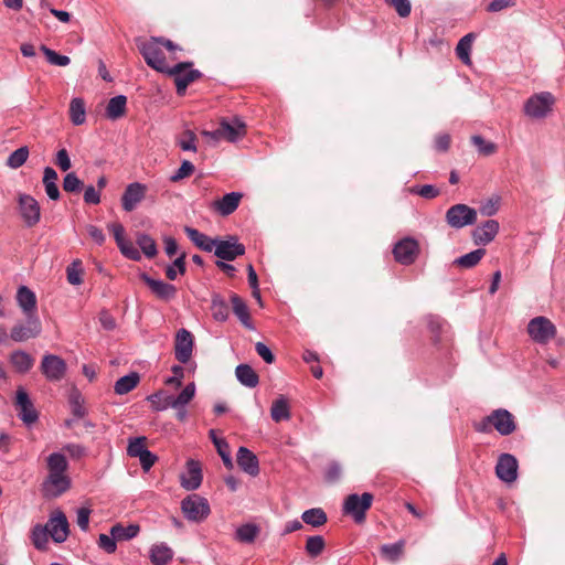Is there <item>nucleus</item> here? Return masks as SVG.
<instances>
[{
  "mask_svg": "<svg viewBox=\"0 0 565 565\" xmlns=\"http://www.w3.org/2000/svg\"><path fill=\"white\" fill-rule=\"evenodd\" d=\"M47 476L41 484L44 498H57L71 488V478L67 475L68 462L60 452H53L46 458Z\"/></svg>",
  "mask_w": 565,
  "mask_h": 565,
  "instance_id": "f257e3e1",
  "label": "nucleus"
},
{
  "mask_svg": "<svg viewBox=\"0 0 565 565\" xmlns=\"http://www.w3.org/2000/svg\"><path fill=\"white\" fill-rule=\"evenodd\" d=\"M136 42L139 52L141 53L148 66L163 74H167V72H169L170 66L166 61V55L163 50L161 49V45L159 44V39H137Z\"/></svg>",
  "mask_w": 565,
  "mask_h": 565,
  "instance_id": "f03ea898",
  "label": "nucleus"
},
{
  "mask_svg": "<svg viewBox=\"0 0 565 565\" xmlns=\"http://www.w3.org/2000/svg\"><path fill=\"white\" fill-rule=\"evenodd\" d=\"M181 510L189 521L196 523L204 521L211 512L207 500L195 493L181 501Z\"/></svg>",
  "mask_w": 565,
  "mask_h": 565,
  "instance_id": "7ed1b4c3",
  "label": "nucleus"
},
{
  "mask_svg": "<svg viewBox=\"0 0 565 565\" xmlns=\"http://www.w3.org/2000/svg\"><path fill=\"white\" fill-rule=\"evenodd\" d=\"M191 62H181L170 67L168 75L174 76L177 94L182 96L185 94L188 86L202 77L199 70H193Z\"/></svg>",
  "mask_w": 565,
  "mask_h": 565,
  "instance_id": "20e7f679",
  "label": "nucleus"
},
{
  "mask_svg": "<svg viewBox=\"0 0 565 565\" xmlns=\"http://www.w3.org/2000/svg\"><path fill=\"white\" fill-rule=\"evenodd\" d=\"M373 502V494L364 492L361 495L353 493L345 498L343 511L345 514L351 515L356 523H362L365 520V513L371 508Z\"/></svg>",
  "mask_w": 565,
  "mask_h": 565,
  "instance_id": "39448f33",
  "label": "nucleus"
},
{
  "mask_svg": "<svg viewBox=\"0 0 565 565\" xmlns=\"http://www.w3.org/2000/svg\"><path fill=\"white\" fill-rule=\"evenodd\" d=\"M477 221V211L466 204H455L446 212V222L454 228H462L475 224Z\"/></svg>",
  "mask_w": 565,
  "mask_h": 565,
  "instance_id": "423d86ee",
  "label": "nucleus"
},
{
  "mask_svg": "<svg viewBox=\"0 0 565 565\" xmlns=\"http://www.w3.org/2000/svg\"><path fill=\"white\" fill-rule=\"evenodd\" d=\"M555 99L548 92L535 94L524 104V113L531 118H543L551 110Z\"/></svg>",
  "mask_w": 565,
  "mask_h": 565,
  "instance_id": "0eeeda50",
  "label": "nucleus"
},
{
  "mask_svg": "<svg viewBox=\"0 0 565 565\" xmlns=\"http://www.w3.org/2000/svg\"><path fill=\"white\" fill-rule=\"evenodd\" d=\"M527 333L537 343H547L556 334V328L550 319L540 316L530 320Z\"/></svg>",
  "mask_w": 565,
  "mask_h": 565,
  "instance_id": "6e6552de",
  "label": "nucleus"
},
{
  "mask_svg": "<svg viewBox=\"0 0 565 565\" xmlns=\"http://www.w3.org/2000/svg\"><path fill=\"white\" fill-rule=\"evenodd\" d=\"M19 211L26 226L32 227L40 221L41 210L38 201L29 194H19Z\"/></svg>",
  "mask_w": 565,
  "mask_h": 565,
  "instance_id": "1a4fd4ad",
  "label": "nucleus"
},
{
  "mask_svg": "<svg viewBox=\"0 0 565 565\" xmlns=\"http://www.w3.org/2000/svg\"><path fill=\"white\" fill-rule=\"evenodd\" d=\"M41 372L49 381H60L66 372L65 361L54 354H45L41 362Z\"/></svg>",
  "mask_w": 565,
  "mask_h": 565,
  "instance_id": "9d476101",
  "label": "nucleus"
},
{
  "mask_svg": "<svg viewBox=\"0 0 565 565\" xmlns=\"http://www.w3.org/2000/svg\"><path fill=\"white\" fill-rule=\"evenodd\" d=\"M488 422H492V427L502 436H509L516 429L514 416L504 408H498L488 415Z\"/></svg>",
  "mask_w": 565,
  "mask_h": 565,
  "instance_id": "9b49d317",
  "label": "nucleus"
},
{
  "mask_svg": "<svg viewBox=\"0 0 565 565\" xmlns=\"http://www.w3.org/2000/svg\"><path fill=\"white\" fill-rule=\"evenodd\" d=\"M419 253L418 243L414 238H404L395 244L393 254L396 262L403 265H411Z\"/></svg>",
  "mask_w": 565,
  "mask_h": 565,
  "instance_id": "f8f14e48",
  "label": "nucleus"
},
{
  "mask_svg": "<svg viewBox=\"0 0 565 565\" xmlns=\"http://www.w3.org/2000/svg\"><path fill=\"white\" fill-rule=\"evenodd\" d=\"M50 536L56 543L66 541L70 533V525L65 514L61 510H56L50 516L46 525Z\"/></svg>",
  "mask_w": 565,
  "mask_h": 565,
  "instance_id": "ddd939ff",
  "label": "nucleus"
},
{
  "mask_svg": "<svg viewBox=\"0 0 565 565\" xmlns=\"http://www.w3.org/2000/svg\"><path fill=\"white\" fill-rule=\"evenodd\" d=\"M147 193V186L139 182L127 185L121 196V206L126 212L134 211L137 205L143 201Z\"/></svg>",
  "mask_w": 565,
  "mask_h": 565,
  "instance_id": "4468645a",
  "label": "nucleus"
},
{
  "mask_svg": "<svg viewBox=\"0 0 565 565\" xmlns=\"http://www.w3.org/2000/svg\"><path fill=\"white\" fill-rule=\"evenodd\" d=\"M140 279L150 288L152 294L162 301H170L177 296V288L163 280H157L146 273L140 275Z\"/></svg>",
  "mask_w": 565,
  "mask_h": 565,
  "instance_id": "2eb2a0df",
  "label": "nucleus"
},
{
  "mask_svg": "<svg viewBox=\"0 0 565 565\" xmlns=\"http://www.w3.org/2000/svg\"><path fill=\"white\" fill-rule=\"evenodd\" d=\"M214 253L220 259L232 262L245 254V246L238 243L236 237H230V239L217 241Z\"/></svg>",
  "mask_w": 565,
  "mask_h": 565,
  "instance_id": "dca6fc26",
  "label": "nucleus"
},
{
  "mask_svg": "<svg viewBox=\"0 0 565 565\" xmlns=\"http://www.w3.org/2000/svg\"><path fill=\"white\" fill-rule=\"evenodd\" d=\"M193 335L186 329H180L175 335L174 353L175 359L186 363L192 356Z\"/></svg>",
  "mask_w": 565,
  "mask_h": 565,
  "instance_id": "f3484780",
  "label": "nucleus"
},
{
  "mask_svg": "<svg viewBox=\"0 0 565 565\" xmlns=\"http://www.w3.org/2000/svg\"><path fill=\"white\" fill-rule=\"evenodd\" d=\"M41 332V322L38 317L28 318V324L18 323L11 329L10 338L15 342H23L35 338Z\"/></svg>",
  "mask_w": 565,
  "mask_h": 565,
  "instance_id": "a211bd4d",
  "label": "nucleus"
},
{
  "mask_svg": "<svg viewBox=\"0 0 565 565\" xmlns=\"http://www.w3.org/2000/svg\"><path fill=\"white\" fill-rule=\"evenodd\" d=\"M518 461L514 456L503 454L495 466L497 477L504 482H513L518 476Z\"/></svg>",
  "mask_w": 565,
  "mask_h": 565,
  "instance_id": "6ab92c4d",
  "label": "nucleus"
},
{
  "mask_svg": "<svg viewBox=\"0 0 565 565\" xmlns=\"http://www.w3.org/2000/svg\"><path fill=\"white\" fill-rule=\"evenodd\" d=\"M202 469L199 461L190 459L186 461V471L180 476L182 488L192 491L196 490L202 483Z\"/></svg>",
  "mask_w": 565,
  "mask_h": 565,
  "instance_id": "aec40b11",
  "label": "nucleus"
},
{
  "mask_svg": "<svg viewBox=\"0 0 565 565\" xmlns=\"http://www.w3.org/2000/svg\"><path fill=\"white\" fill-rule=\"evenodd\" d=\"M15 405L19 409V416L25 424L31 425L36 422L38 413L33 407L28 393L22 387L17 391Z\"/></svg>",
  "mask_w": 565,
  "mask_h": 565,
  "instance_id": "412c9836",
  "label": "nucleus"
},
{
  "mask_svg": "<svg viewBox=\"0 0 565 565\" xmlns=\"http://www.w3.org/2000/svg\"><path fill=\"white\" fill-rule=\"evenodd\" d=\"M246 134V126L239 119H234L233 122L222 120L217 128V134L221 135V139H225L230 142H234L242 138Z\"/></svg>",
  "mask_w": 565,
  "mask_h": 565,
  "instance_id": "4be33fe9",
  "label": "nucleus"
},
{
  "mask_svg": "<svg viewBox=\"0 0 565 565\" xmlns=\"http://www.w3.org/2000/svg\"><path fill=\"white\" fill-rule=\"evenodd\" d=\"M498 232L499 223L494 220H488L473 230L472 237L477 245H487L495 237Z\"/></svg>",
  "mask_w": 565,
  "mask_h": 565,
  "instance_id": "5701e85b",
  "label": "nucleus"
},
{
  "mask_svg": "<svg viewBox=\"0 0 565 565\" xmlns=\"http://www.w3.org/2000/svg\"><path fill=\"white\" fill-rule=\"evenodd\" d=\"M17 302L28 318L36 317V296L31 289L19 287Z\"/></svg>",
  "mask_w": 565,
  "mask_h": 565,
  "instance_id": "b1692460",
  "label": "nucleus"
},
{
  "mask_svg": "<svg viewBox=\"0 0 565 565\" xmlns=\"http://www.w3.org/2000/svg\"><path fill=\"white\" fill-rule=\"evenodd\" d=\"M239 468L246 473L255 477L259 473V463L257 457L246 447H239L236 456Z\"/></svg>",
  "mask_w": 565,
  "mask_h": 565,
  "instance_id": "393cba45",
  "label": "nucleus"
},
{
  "mask_svg": "<svg viewBox=\"0 0 565 565\" xmlns=\"http://www.w3.org/2000/svg\"><path fill=\"white\" fill-rule=\"evenodd\" d=\"M242 196L238 192L227 193L222 199L216 200L213 206L221 215L227 216L238 207Z\"/></svg>",
  "mask_w": 565,
  "mask_h": 565,
  "instance_id": "a878e982",
  "label": "nucleus"
},
{
  "mask_svg": "<svg viewBox=\"0 0 565 565\" xmlns=\"http://www.w3.org/2000/svg\"><path fill=\"white\" fill-rule=\"evenodd\" d=\"M149 557L153 565H168L173 557V551L164 543L153 544Z\"/></svg>",
  "mask_w": 565,
  "mask_h": 565,
  "instance_id": "bb28decb",
  "label": "nucleus"
},
{
  "mask_svg": "<svg viewBox=\"0 0 565 565\" xmlns=\"http://www.w3.org/2000/svg\"><path fill=\"white\" fill-rule=\"evenodd\" d=\"M184 232L188 237L204 252H212L215 247L217 239H212L205 234L199 232L196 228L185 226Z\"/></svg>",
  "mask_w": 565,
  "mask_h": 565,
  "instance_id": "cd10ccee",
  "label": "nucleus"
},
{
  "mask_svg": "<svg viewBox=\"0 0 565 565\" xmlns=\"http://www.w3.org/2000/svg\"><path fill=\"white\" fill-rule=\"evenodd\" d=\"M231 303L233 312L242 322V324L248 329H253V326L250 323V315L245 301L237 294H232Z\"/></svg>",
  "mask_w": 565,
  "mask_h": 565,
  "instance_id": "c85d7f7f",
  "label": "nucleus"
},
{
  "mask_svg": "<svg viewBox=\"0 0 565 565\" xmlns=\"http://www.w3.org/2000/svg\"><path fill=\"white\" fill-rule=\"evenodd\" d=\"M57 179H58L57 172L53 168L46 167L44 169L43 185H44L47 196L54 201L60 199V190L56 184Z\"/></svg>",
  "mask_w": 565,
  "mask_h": 565,
  "instance_id": "c756f323",
  "label": "nucleus"
},
{
  "mask_svg": "<svg viewBox=\"0 0 565 565\" xmlns=\"http://www.w3.org/2000/svg\"><path fill=\"white\" fill-rule=\"evenodd\" d=\"M235 375L243 385L250 388L255 387L259 382L258 374L248 364L237 365Z\"/></svg>",
  "mask_w": 565,
  "mask_h": 565,
  "instance_id": "7c9ffc66",
  "label": "nucleus"
},
{
  "mask_svg": "<svg viewBox=\"0 0 565 565\" xmlns=\"http://www.w3.org/2000/svg\"><path fill=\"white\" fill-rule=\"evenodd\" d=\"M127 98L118 95L109 99L106 107V115L109 119L116 120L126 114Z\"/></svg>",
  "mask_w": 565,
  "mask_h": 565,
  "instance_id": "2f4dec72",
  "label": "nucleus"
},
{
  "mask_svg": "<svg viewBox=\"0 0 565 565\" xmlns=\"http://www.w3.org/2000/svg\"><path fill=\"white\" fill-rule=\"evenodd\" d=\"M405 544L404 540L394 544H384L380 548L381 556L391 563H395L404 555Z\"/></svg>",
  "mask_w": 565,
  "mask_h": 565,
  "instance_id": "473e14b6",
  "label": "nucleus"
},
{
  "mask_svg": "<svg viewBox=\"0 0 565 565\" xmlns=\"http://www.w3.org/2000/svg\"><path fill=\"white\" fill-rule=\"evenodd\" d=\"M10 361L20 373H26L34 364V359L26 352L18 350L11 353Z\"/></svg>",
  "mask_w": 565,
  "mask_h": 565,
  "instance_id": "72a5a7b5",
  "label": "nucleus"
},
{
  "mask_svg": "<svg viewBox=\"0 0 565 565\" xmlns=\"http://www.w3.org/2000/svg\"><path fill=\"white\" fill-rule=\"evenodd\" d=\"M140 376L138 373L132 372L116 381L114 391L118 395H124L132 391L139 383Z\"/></svg>",
  "mask_w": 565,
  "mask_h": 565,
  "instance_id": "f704fd0d",
  "label": "nucleus"
},
{
  "mask_svg": "<svg viewBox=\"0 0 565 565\" xmlns=\"http://www.w3.org/2000/svg\"><path fill=\"white\" fill-rule=\"evenodd\" d=\"M301 520L308 525L319 527L327 523L328 516L321 508H312L301 514Z\"/></svg>",
  "mask_w": 565,
  "mask_h": 565,
  "instance_id": "c9c22d12",
  "label": "nucleus"
},
{
  "mask_svg": "<svg viewBox=\"0 0 565 565\" xmlns=\"http://www.w3.org/2000/svg\"><path fill=\"white\" fill-rule=\"evenodd\" d=\"M473 40H475V34L468 33L459 40V42L456 46V54H457L458 58L466 65L471 64L470 51H471Z\"/></svg>",
  "mask_w": 565,
  "mask_h": 565,
  "instance_id": "e433bc0d",
  "label": "nucleus"
},
{
  "mask_svg": "<svg viewBox=\"0 0 565 565\" xmlns=\"http://www.w3.org/2000/svg\"><path fill=\"white\" fill-rule=\"evenodd\" d=\"M270 416L273 420L276 423L287 420L290 418L289 405L284 396H280L279 398L273 402L270 408Z\"/></svg>",
  "mask_w": 565,
  "mask_h": 565,
  "instance_id": "4c0bfd02",
  "label": "nucleus"
},
{
  "mask_svg": "<svg viewBox=\"0 0 565 565\" xmlns=\"http://www.w3.org/2000/svg\"><path fill=\"white\" fill-rule=\"evenodd\" d=\"M140 526L138 524H129L124 526L120 523L115 524L110 529V534L118 541L130 540L138 535Z\"/></svg>",
  "mask_w": 565,
  "mask_h": 565,
  "instance_id": "58836bf2",
  "label": "nucleus"
},
{
  "mask_svg": "<svg viewBox=\"0 0 565 565\" xmlns=\"http://www.w3.org/2000/svg\"><path fill=\"white\" fill-rule=\"evenodd\" d=\"M70 119L76 125H83L86 120L85 103L82 98H73L70 104Z\"/></svg>",
  "mask_w": 565,
  "mask_h": 565,
  "instance_id": "ea45409f",
  "label": "nucleus"
},
{
  "mask_svg": "<svg viewBox=\"0 0 565 565\" xmlns=\"http://www.w3.org/2000/svg\"><path fill=\"white\" fill-rule=\"evenodd\" d=\"M212 316L217 321H225L228 318V307L220 295H213L211 301Z\"/></svg>",
  "mask_w": 565,
  "mask_h": 565,
  "instance_id": "a19ab883",
  "label": "nucleus"
},
{
  "mask_svg": "<svg viewBox=\"0 0 565 565\" xmlns=\"http://www.w3.org/2000/svg\"><path fill=\"white\" fill-rule=\"evenodd\" d=\"M486 249L479 248L455 259L454 265L462 268L475 267L484 256Z\"/></svg>",
  "mask_w": 565,
  "mask_h": 565,
  "instance_id": "79ce46f5",
  "label": "nucleus"
},
{
  "mask_svg": "<svg viewBox=\"0 0 565 565\" xmlns=\"http://www.w3.org/2000/svg\"><path fill=\"white\" fill-rule=\"evenodd\" d=\"M49 527L40 524L35 525L31 533V541L35 548L45 551L49 542Z\"/></svg>",
  "mask_w": 565,
  "mask_h": 565,
  "instance_id": "37998d69",
  "label": "nucleus"
},
{
  "mask_svg": "<svg viewBox=\"0 0 565 565\" xmlns=\"http://www.w3.org/2000/svg\"><path fill=\"white\" fill-rule=\"evenodd\" d=\"M196 142H198V137H196L195 132L191 129H185L177 138V143L183 151L196 152V150H198Z\"/></svg>",
  "mask_w": 565,
  "mask_h": 565,
  "instance_id": "c03bdc74",
  "label": "nucleus"
},
{
  "mask_svg": "<svg viewBox=\"0 0 565 565\" xmlns=\"http://www.w3.org/2000/svg\"><path fill=\"white\" fill-rule=\"evenodd\" d=\"M326 548V541L321 535L309 536L305 550L310 557H318Z\"/></svg>",
  "mask_w": 565,
  "mask_h": 565,
  "instance_id": "a18cd8bd",
  "label": "nucleus"
},
{
  "mask_svg": "<svg viewBox=\"0 0 565 565\" xmlns=\"http://www.w3.org/2000/svg\"><path fill=\"white\" fill-rule=\"evenodd\" d=\"M259 533V527L255 524H244L236 530V540L242 543H253Z\"/></svg>",
  "mask_w": 565,
  "mask_h": 565,
  "instance_id": "49530a36",
  "label": "nucleus"
},
{
  "mask_svg": "<svg viewBox=\"0 0 565 565\" xmlns=\"http://www.w3.org/2000/svg\"><path fill=\"white\" fill-rule=\"evenodd\" d=\"M471 142L477 147L479 154L483 157L492 156L498 150V146L494 142L488 141L479 135L472 136Z\"/></svg>",
  "mask_w": 565,
  "mask_h": 565,
  "instance_id": "de8ad7c7",
  "label": "nucleus"
},
{
  "mask_svg": "<svg viewBox=\"0 0 565 565\" xmlns=\"http://www.w3.org/2000/svg\"><path fill=\"white\" fill-rule=\"evenodd\" d=\"M148 399L150 401L152 408L157 412L172 407L173 404V395H166L162 392L150 395Z\"/></svg>",
  "mask_w": 565,
  "mask_h": 565,
  "instance_id": "09e8293b",
  "label": "nucleus"
},
{
  "mask_svg": "<svg viewBox=\"0 0 565 565\" xmlns=\"http://www.w3.org/2000/svg\"><path fill=\"white\" fill-rule=\"evenodd\" d=\"M29 157V148L26 146L20 147L14 150L7 159V166L12 169L22 167Z\"/></svg>",
  "mask_w": 565,
  "mask_h": 565,
  "instance_id": "8fccbe9b",
  "label": "nucleus"
},
{
  "mask_svg": "<svg viewBox=\"0 0 565 565\" xmlns=\"http://www.w3.org/2000/svg\"><path fill=\"white\" fill-rule=\"evenodd\" d=\"M194 395L195 384L192 382L189 383L177 397L173 396L172 407H185V405L193 399Z\"/></svg>",
  "mask_w": 565,
  "mask_h": 565,
  "instance_id": "3c124183",
  "label": "nucleus"
},
{
  "mask_svg": "<svg viewBox=\"0 0 565 565\" xmlns=\"http://www.w3.org/2000/svg\"><path fill=\"white\" fill-rule=\"evenodd\" d=\"M137 244L143 252V254L152 258L157 255V244L153 238H151L149 235L142 234L139 235L137 238Z\"/></svg>",
  "mask_w": 565,
  "mask_h": 565,
  "instance_id": "603ef678",
  "label": "nucleus"
},
{
  "mask_svg": "<svg viewBox=\"0 0 565 565\" xmlns=\"http://www.w3.org/2000/svg\"><path fill=\"white\" fill-rule=\"evenodd\" d=\"M70 405L74 417L83 418L85 416L86 408L84 407V398L78 392H73L70 395Z\"/></svg>",
  "mask_w": 565,
  "mask_h": 565,
  "instance_id": "864d4df0",
  "label": "nucleus"
},
{
  "mask_svg": "<svg viewBox=\"0 0 565 565\" xmlns=\"http://www.w3.org/2000/svg\"><path fill=\"white\" fill-rule=\"evenodd\" d=\"M146 437H137L129 440L128 447H127V454L130 457L139 458L146 450Z\"/></svg>",
  "mask_w": 565,
  "mask_h": 565,
  "instance_id": "5fc2aeb1",
  "label": "nucleus"
},
{
  "mask_svg": "<svg viewBox=\"0 0 565 565\" xmlns=\"http://www.w3.org/2000/svg\"><path fill=\"white\" fill-rule=\"evenodd\" d=\"M40 50L44 53L47 61L53 65L66 66L71 62L68 56L61 55L45 45H41Z\"/></svg>",
  "mask_w": 565,
  "mask_h": 565,
  "instance_id": "6e6d98bb",
  "label": "nucleus"
},
{
  "mask_svg": "<svg viewBox=\"0 0 565 565\" xmlns=\"http://www.w3.org/2000/svg\"><path fill=\"white\" fill-rule=\"evenodd\" d=\"M81 260H74L66 269L67 281L71 285H81L83 282Z\"/></svg>",
  "mask_w": 565,
  "mask_h": 565,
  "instance_id": "4d7b16f0",
  "label": "nucleus"
},
{
  "mask_svg": "<svg viewBox=\"0 0 565 565\" xmlns=\"http://www.w3.org/2000/svg\"><path fill=\"white\" fill-rule=\"evenodd\" d=\"M83 186V182L74 172H70L63 180V190L68 193L78 192Z\"/></svg>",
  "mask_w": 565,
  "mask_h": 565,
  "instance_id": "13d9d810",
  "label": "nucleus"
},
{
  "mask_svg": "<svg viewBox=\"0 0 565 565\" xmlns=\"http://www.w3.org/2000/svg\"><path fill=\"white\" fill-rule=\"evenodd\" d=\"M387 4L393 7L401 18H406L411 14L412 4L409 0H385Z\"/></svg>",
  "mask_w": 565,
  "mask_h": 565,
  "instance_id": "bf43d9fd",
  "label": "nucleus"
},
{
  "mask_svg": "<svg viewBox=\"0 0 565 565\" xmlns=\"http://www.w3.org/2000/svg\"><path fill=\"white\" fill-rule=\"evenodd\" d=\"M194 166L192 162L184 160L181 167L178 169L175 174L171 177L172 182H178L184 178L190 177L194 172Z\"/></svg>",
  "mask_w": 565,
  "mask_h": 565,
  "instance_id": "052dcab7",
  "label": "nucleus"
},
{
  "mask_svg": "<svg viewBox=\"0 0 565 565\" xmlns=\"http://www.w3.org/2000/svg\"><path fill=\"white\" fill-rule=\"evenodd\" d=\"M54 163L62 170L68 171L72 167L71 159L66 149H60L55 156Z\"/></svg>",
  "mask_w": 565,
  "mask_h": 565,
  "instance_id": "680f3d73",
  "label": "nucleus"
},
{
  "mask_svg": "<svg viewBox=\"0 0 565 565\" xmlns=\"http://www.w3.org/2000/svg\"><path fill=\"white\" fill-rule=\"evenodd\" d=\"M116 541L117 539H114V536H109L107 534H100L98 537V546L103 548L108 554H111L116 551Z\"/></svg>",
  "mask_w": 565,
  "mask_h": 565,
  "instance_id": "e2e57ef3",
  "label": "nucleus"
},
{
  "mask_svg": "<svg viewBox=\"0 0 565 565\" xmlns=\"http://www.w3.org/2000/svg\"><path fill=\"white\" fill-rule=\"evenodd\" d=\"M413 193H416L425 199H434L439 194V190L435 188L434 185H423L417 188H412L411 190Z\"/></svg>",
  "mask_w": 565,
  "mask_h": 565,
  "instance_id": "0e129e2a",
  "label": "nucleus"
},
{
  "mask_svg": "<svg viewBox=\"0 0 565 565\" xmlns=\"http://www.w3.org/2000/svg\"><path fill=\"white\" fill-rule=\"evenodd\" d=\"M120 252L128 258L138 260L140 258L139 250L134 246L131 242H124L121 245H118Z\"/></svg>",
  "mask_w": 565,
  "mask_h": 565,
  "instance_id": "69168bd1",
  "label": "nucleus"
},
{
  "mask_svg": "<svg viewBox=\"0 0 565 565\" xmlns=\"http://www.w3.org/2000/svg\"><path fill=\"white\" fill-rule=\"evenodd\" d=\"M516 0H493L487 7V11L489 12H499L507 8L514 7Z\"/></svg>",
  "mask_w": 565,
  "mask_h": 565,
  "instance_id": "338daca9",
  "label": "nucleus"
},
{
  "mask_svg": "<svg viewBox=\"0 0 565 565\" xmlns=\"http://www.w3.org/2000/svg\"><path fill=\"white\" fill-rule=\"evenodd\" d=\"M499 209V198H491L480 207V213L484 216H491L497 213Z\"/></svg>",
  "mask_w": 565,
  "mask_h": 565,
  "instance_id": "774afa93",
  "label": "nucleus"
}]
</instances>
